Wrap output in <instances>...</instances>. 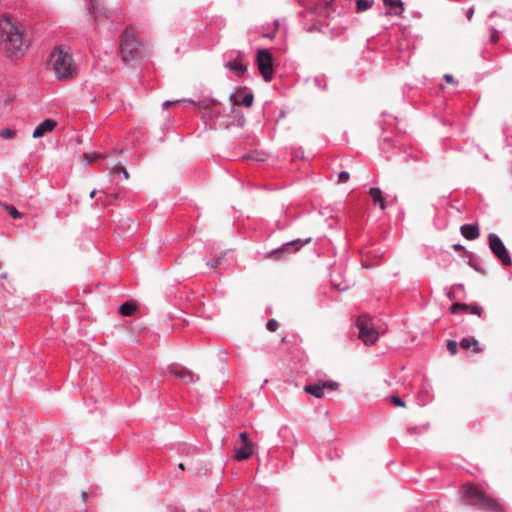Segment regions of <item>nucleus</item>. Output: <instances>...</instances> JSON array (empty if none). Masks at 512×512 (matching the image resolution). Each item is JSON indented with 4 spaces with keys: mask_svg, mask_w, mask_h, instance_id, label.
<instances>
[{
    "mask_svg": "<svg viewBox=\"0 0 512 512\" xmlns=\"http://www.w3.org/2000/svg\"><path fill=\"white\" fill-rule=\"evenodd\" d=\"M29 45L23 25L12 22L8 17L0 19V47L7 57L23 56Z\"/></svg>",
    "mask_w": 512,
    "mask_h": 512,
    "instance_id": "obj_1",
    "label": "nucleus"
},
{
    "mask_svg": "<svg viewBox=\"0 0 512 512\" xmlns=\"http://www.w3.org/2000/svg\"><path fill=\"white\" fill-rule=\"evenodd\" d=\"M462 501L465 505L484 512H504V506L495 498L490 497L477 486L465 484L462 487Z\"/></svg>",
    "mask_w": 512,
    "mask_h": 512,
    "instance_id": "obj_2",
    "label": "nucleus"
},
{
    "mask_svg": "<svg viewBox=\"0 0 512 512\" xmlns=\"http://www.w3.org/2000/svg\"><path fill=\"white\" fill-rule=\"evenodd\" d=\"M48 69L59 81L70 80L77 73V65L72 54L62 47L54 49L48 60Z\"/></svg>",
    "mask_w": 512,
    "mask_h": 512,
    "instance_id": "obj_3",
    "label": "nucleus"
},
{
    "mask_svg": "<svg viewBox=\"0 0 512 512\" xmlns=\"http://www.w3.org/2000/svg\"><path fill=\"white\" fill-rule=\"evenodd\" d=\"M120 55L124 62L128 63L140 58V44L136 39L132 28L123 31L120 38Z\"/></svg>",
    "mask_w": 512,
    "mask_h": 512,
    "instance_id": "obj_4",
    "label": "nucleus"
},
{
    "mask_svg": "<svg viewBox=\"0 0 512 512\" xmlns=\"http://www.w3.org/2000/svg\"><path fill=\"white\" fill-rule=\"evenodd\" d=\"M488 243H489V248L492 251V253L495 255V257H497L499 259V261L504 266H510L512 264L511 256H510L506 246L504 245L503 241L501 240V238L498 235H496L494 233H490L488 235Z\"/></svg>",
    "mask_w": 512,
    "mask_h": 512,
    "instance_id": "obj_5",
    "label": "nucleus"
},
{
    "mask_svg": "<svg viewBox=\"0 0 512 512\" xmlns=\"http://www.w3.org/2000/svg\"><path fill=\"white\" fill-rule=\"evenodd\" d=\"M356 326L359 329V338L366 344L372 345L378 339V332L371 323V319L367 316H360L357 319Z\"/></svg>",
    "mask_w": 512,
    "mask_h": 512,
    "instance_id": "obj_6",
    "label": "nucleus"
},
{
    "mask_svg": "<svg viewBox=\"0 0 512 512\" xmlns=\"http://www.w3.org/2000/svg\"><path fill=\"white\" fill-rule=\"evenodd\" d=\"M257 66L259 72L266 82L273 78V57L267 49H259L257 52Z\"/></svg>",
    "mask_w": 512,
    "mask_h": 512,
    "instance_id": "obj_7",
    "label": "nucleus"
},
{
    "mask_svg": "<svg viewBox=\"0 0 512 512\" xmlns=\"http://www.w3.org/2000/svg\"><path fill=\"white\" fill-rule=\"evenodd\" d=\"M169 372L186 384H194L199 380V376L197 374L178 364L169 366Z\"/></svg>",
    "mask_w": 512,
    "mask_h": 512,
    "instance_id": "obj_8",
    "label": "nucleus"
},
{
    "mask_svg": "<svg viewBox=\"0 0 512 512\" xmlns=\"http://www.w3.org/2000/svg\"><path fill=\"white\" fill-rule=\"evenodd\" d=\"M56 126H57V122L55 120L46 119L35 128V130L33 132V137L41 138L46 133L53 131Z\"/></svg>",
    "mask_w": 512,
    "mask_h": 512,
    "instance_id": "obj_9",
    "label": "nucleus"
},
{
    "mask_svg": "<svg viewBox=\"0 0 512 512\" xmlns=\"http://www.w3.org/2000/svg\"><path fill=\"white\" fill-rule=\"evenodd\" d=\"M225 67L232 71L238 77L243 76L247 70V66L243 63L240 56H238L234 60H229L228 62H226Z\"/></svg>",
    "mask_w": 512,
    "mask_h": 512,
    "instance_id": "obj_10",
    "label": "nucleus"
},
{
    "mask_svg": "<svg viewBox=\"0 0 512 512\" xmlns=\"http://www.w3.org/2000/svg\"><path fill=\"white\" fill-rule=\"evenodd\" d=\"M310 241H311V238H306L304 240L295 239V240L285 243L281 248L277 249L273 253L274 254L282 253L283 251H287V250H289L291 252H296L301 247H303L305 244H308Z\"/></svg>",
    "mask_w": 512,
    "mask_h": 512,
    "instance_id": "obj_11",
    "label": "nucleus"
},
{
    "mask_svg": "<svg viewBox=\"0 0 512 512\" xmlns=\"http://www.w3.org/2000/svg\"><path fill=\"white\" fill-rule=\"evenodd\" d=\"M383 3L388 8L386 15L400 16L404 11L402 0H383Z\"/></svg>",
    "mask_w": 512,
    "mask_h": 512,
    "instance_id": "obj_12",
    "label": "nucleus"
},
{
    "mask_svg": "<svg viewBox=\"0 0 512 512\" xmlns=\"http://www.w3.org/2000/svg\"><path fill=\"white\" fill-rule=\"evenodd\" d=\"M450 310L453 314L458 313L460 310H465V311L469 310L471 314L478 315V316H480L483 311L482 308L477 304L468 305L465 303H454L451 306Z\"/></svg>",
    "mask_w": 512,
    "mask_h": 512,
    "instance_id": "obj_13",
    "label": "nucleus"
},
{
    "mask_svg": "<svg viewBox=\"0 0 512 512\" xmlns=\"http://www.w3.org/2000/svg\"><path fill=\"white\" fill-rule=\"evenodd\" d=\"M460 230L462 236L468 240H475L480 235L479 228L477 225L464 224L461 226Z\"/></svg>",
    "mask_w": 512,
    "mask_h": 512,
    "instance_id": "obj_14",
    "label": "nucleus"
},
{
    "mask_svg": "<svg viewBox=\"0 0 512 512\" xmlns=\"http://www.w3.org/2000/svg\"><path fill=\"white\" fill-rule=\"evenodd\" d=\"M252 454H253L252 443L242 444L240 447L235 449V458L238 461L246 460V459L250 458L252 456Z\"/></svg>",
    "mask_w": 512,
    "mask_h": 512,
    "instance_id": "obj_15",
    "label": "nucleus"
},
{
    "mask_svg": "<svg viewBox=\"0 0 512 512\" xmlns=\"http://www.w3.org/2000/svg\"><path fill=\"white\" fill-rule=\"evenodd\" d=\"M369 195L373 199L375 205H379L382 210L386 208V202L380 188L372 187L369 189Z\"/></svg>",
    "mask_w": 512,
    "mask_h": 512,
    "instance_id": "obj_16",
    "label": "nucleus"
},
{
    "mask_svg": "<svg viewBox=\"0 0 512 512\" xmlns=\"http://www.w3.org/2000/svg\"><path fill=\"white\" fill-rule=\"evenodd\" d=\"M326 384H309L304 387V391L313 395L316 398H321L324 395Z\"/></svg>",
    "mask_w": 512,
    "mask_h": 512,
    "instance_id": "obj_17",
    "label": "nucleus"
},
{
    "mask_svg": "<svg viewBox=\"0 0 512 512\" xmlns=\"http://www.w3.org/2000/svg\"><path fill=\"white\" fill-rule=\"evenodd\" d=\"M459 345L464 350H468L471 347H474V351L476 353L481 352L478 341L473 337H467V338L461 339Z\"/></svg>",
    "mask_w": 512,
    "mask_h": 512,
    "instance_id": "obj_18",
    "label": "nucleus"
},
{
    "mask_svg": "<svg viewBox=\"0 0 512 512\" xmlns=\"http://www.w3.org/2000/svg\"><path fill=\"white\" fill-rule=\"evenodd\" d=\"M137 310V305L132 301H127L119 307V313L122 316H132Z\"/></svg>",
    "mask_w": 512,
    "mask_h": 512,
    "instance_id": "obj_19",
    "label": "nucleus"
},
{
    "mask_svg": "<svg viewBox=\"0 0 512 512\" xmlns=\"http://www.w3.org/2000/svg\"><path fill=\"white\" fill-rule=\"evenodd\" d=\"M253 102H254L253 94H251V93L245 94L240 99H235L234 104L232 105V111L236 112V110L234 108L235 104H242L246 107H251L253 105Z\"/></svg>",
    "mask_w": 512,
    "mask_h": 512,
    "instance_id": "obj_20",
    "label": "nucleus"
},
{
    "mask_svg": "<svg viewBox=\"0 0 512 512\" xmlns=\"http://www.w3.org/2000/svg\"><path fill=\"white\" fill-rule=\"evenodd\" d=\"M122 153V151H118V150H113L110 154L106 155V156H103L102 154H95V157H99V158H106L107 159V168L110 166H113L115 164H117L118 162L116 161H113L112 158H118V156Z\"/></svg>",
    "mask_w": 512,
    "mask_h": 512,
    "instance_id": "obj_21",
    "label": "nucleus"
},
{
    "mask_svg": "<svg viewBox=\"0 0 512 512\" xmlns=\"http://www.w3.org/2000/svg\"><path fill=\"white\" fill-rule=\"evenodd\" d=\"M108 170L114 174L122 173L125 179L129 178V173H128L127 169L119 161L117 164H115L111 167L109 166Z\"/></svg>",
    "mask_w": 512,
    "mask_h": 512,
    "instance_id": "obj_22",
    "label": "nucleus"
},
{
    "mask_svg": "<svg viewBox=\"0 0 512 512\" xmlns=\"http://www.w3.org/2000/svg\"><path fill=\"white\" fill-rule=\"evenodd\" d=\"M428 429H429V424H424V425H420V426H409V427H407V432L409 435L414 436V435L422 434V433L426 432Z\"/></svg>",
    "mask_w": 512,
    "mask_h": 512,
    "instance_id": "obj_23",
    "label": "nucleus"
},
{
    "mask_svg": "<svg viewBox=\"0 0 512 512\" xmlns=\"http://www.w3.org/2000/svg\"><path fill=\"white\" fill-rule=\"evenodd\" d=\"M3 206L12 218L20 219L22 217V213L18 211L13 205L4 204Z\"/></svg>",
    "mask_w": 512,
    "mask_h": 512,
    "instance_id": "obj_24",
    "label": "nucleus"
},
{
    "mask_svg": "<svg viewBox=\"0 0 512 512\" xmlns=\"http://www.w3.org/2000/svg\"><path fill=\"white\" fill-rule=\"evenodd\" d=\"M372 3L373 2L371 0H357V11L364 12L368 10L372 6Z\"/></svg>",
    "mask_w": 512,
    "mask_h": 512,
    "instance_id": "obj_25",
    "label": "nucleus"
},
{
    "mask_svg": "<svg viewBox=\"0 0 512 512\" xmlns=\"http://www.w3.org/2000/svg\"><path fill=\"white\" fill-rule=\"evenodd\" d=\"M16 135V132L10 128H5L0 131V137L3 139H12Z\"/></svg>",
    "mask_w": 512,
    "mask_h": 512,
    "instance_id": "obj_26",
    "label": "nucleus"
},
{
    "mask_svg": "<svg viewBox=\"0 0 512 512\" xmlns=\"http://www.w3.org/2000/svg\"><path fill=\"white\" fill-rule=\"evenodd\" d=\"M447 350L452 354L455 355L457 353V347L458 343L454 340H447Z\"/></svg>",
    "mask_w": 512,
    "mask_h": 512,
    "instance_id": "obj_27",
    "label": "nucleus"
},
{
    "mask_svg": "<svg viewBox=\"0 0 512 512\" xmlns=\"http://www.w3.org/2000/svg\"><path fill=\"white\" fill-rule=\"evenodd\" d=\"M314 84L321 90H326L327 85L323 77H315L314 78Z\"/></svg>",
    "mask_w": 512,
    "mask_h": 512,
    "instance_id": "obj_28",
    "label": "nucleus"
},
{
    "mask_svg": "<svg viewBox=\"0 0 512 512\" xmlns=\"http://www.w3.org/2000/svg\"><path fill=\"white\" fill-rule=\"evenodd\" d=\"M278 322L275 319H269L266 323L267 330L275 332L278 329Z\"/></svg>",
    "mask_w": 512,
    "mask_h": 512,
    "instance_id": "obj_29",
    "label": "nucleus"
},
{
    "mask_svg": "<svg viewBox=\"0 0 512 512\" xmlns=\"http://www.w3.org/2000/svg\"><path fill=\"white\" fill-rule=\"evenodd\" d=\"M491 34H490V41L492 43H496L499 40V31L495 29L494 27L490 28Z\"/></svg>",
    "mask_w": 512,
    "mask_h": 512,
    "instance_id": "obj_30",
    "label": "nucleus"
},
{
    "mask_svg": "<svg viewBox=\"0 0 512 512\" xmlns=\"http://www.w3.org/2000/svg\"><path fill=\"white\" fill-rule=\"evenodd\" d=\"M180 102H186V99H181V100H176V101H165L163 103V108L166 109L168 106H170L172 104L180 103ZM187 102L195 104V102L193 100H190V99L187 100Z\"/></svg>",
    "mask_w": 512,
    "mask_h": 512,
    "instance_id": "obj_31",
    "label": "nucleus"
},
{
    "mask_svg": "<svg viewBox=\"0 0 512 512\" xmlns=\"http://www.w3.org/2000/svg\"><path fill=\"white\" fill-rule=\"evenodd\" d=\"M350 178V174L346 171H341L339 174H338V181L340 183H344L346 182L348 179Z\"/></svg>",
    "mask_w": 512,
    "mask_h": 512,
    "instance_id": "obj_32",
    "label": "nucleus"
},
{
    "mask_svg": "<svg viewBox=\"0 0 512 512\" xmlns=\"http://www.w3.org/2000/svg\"><path fill=\"white\" fill-rule=\"evenodd\" d=\"M391 400L393 402V404L395 406H398V407H404L405 406V402L398 396H392L391 397Z\"/></svg>",
    "mask_w": 512,
    "mask_h": 512,
    "instance_id": "obj_33",
    "label": "nucleus"
},
{
    "mask_svg": "<svg viewBox=\"0 0 512 512\" xmlns=\"http://www.w3.org/2000/svg\"><path fill=\"white\" fill-rule=\"evenodd\" d=\"M239 438H240V440L242 441V444H245V443L250 444V443H252V442L249 440V437H248L247 432H241V433H239Z\"/></svg>",
    "mask_w": 512,
    "mask_h": 512,
    "instance_id": "obj_34",
    "label": "nucleus"
},
{
    "mask_svg": "<svg viewBox=\"0 0 512 512\" xmlns=\"http://www.w3.org/2000/svg\"><path fill=\"white\" fill-rule=\"evenodd\" d=\"M323 384H326V388L330 390H336L338 388V383L334 381L324 382Z\"/></svg>",
    "mask_w": 512,
    "mask_h": 512,
    "instance_id": "obj_35",
    "label": "nucleus"
},
{
    "mask_svg": "<svg viewBox=\"0 0 512 512\" xmlns=\"http://www.w3.org/2000/svg\"><path fill=\"white\" fill-rule=\"evenodd\" d=\"M219 260L220 259L209 261V262H207V266H209L211 269H216L219 266Z\"/></svg>",
    "mask_w": 512,
    "mask_h": 512,
    "instance_id": "obj_36",
    "label": "nucleus"
},
{
    "mask_svg": "<svg viewBox=\"0 0 512 512\" xmlns=\"http://www.w3.org/2000/svg\"><path fill=\"white\" fill-rule=\"evenodd\" d=\"M474 14V7H470L466 12V17L468 20H471Z\"/></svg>",
    "mask_w": 512,
    "mask_h": 512,
    "instance_id": "obj_37",
    "label": "nucleus"
},
{
    "mask_svg": "<svg viewBox=\"0 0 512 512\" xmlns=\"http://www.w3.org/2000/svg\"><path fill=\"white\" fill-rule=\"evenodd\" d=\"M444 79L447 83H454V77L450 74H445Z\"/></svg>",
    "mask_w": 512,
    "mask_h": 512,
    "instance_id": "obj_38",
    "label": "nucleus"
},
{
    "mask_svg": "<svg viewBox=\"0 0 512 512\" xmlns=\"http://www.w3.org/2000/svg\"><path fill=\"white\" fill-rule=\"evenodd\" d=\"M453 248H454L455 250H460V249H462V246H461L460 244H455V245L453 246Z\"/></svg>",
    "mask_w": 512,
    "mask_h": 512,
    "instance_id": "obj_39",
    "label": "nucleus"
},
{
    "mask_svg": "<svg viewBox=\"0 0 512 512\" xmlns=\"http://www.w3.org/2000/svg\"><path fill=\"white\" fill-rule=\"evenodd\" d=\"M86 495H87V494H86V492H82V493H81V496H82V499H83V500H85Z\"/></svg>",
    "mask_w": 512,
    "mask_h": 512,
    "instance_id": "obj_40",
    "label": "nucleus"
},
{
    "mask_svg": "<svg viewBox=\"0 0 512 512\" xmlns=\"http://www.w3.org/2000/svg\"><path fill=\"white\" fill-rule=\"evenodd\" d=\"M469 266H472V268H475V270L479 271L478 267H475V265H472V263H469Z\"/></svg>",
    "mask_w": 512,
    "mask_h": 512,
    "instance_id": "obj_41",
    "label": "nucleus"
},
{
    "mask_svg": "<svg viewBox=\"0 0 512 512\" xmlns=\"http://www.w3.org/2000/svg\"><path fill=\"white\" fill-rule=\"evenodd\" d=\"M469 266H472V268H475V270L479 271L478 267H475V265H472V263H469Z\"/></svg>",
    "mask_w": 512,
    "mask_h": 512,
    "instance_id": "obj_42",
    "label": "nucleus"
},
{
    "mask_svg": "<svg viewBox=\"0 0 512 512\" xmlns=\"http://www.w3.org/2000/svg\"><path fill=\"white\" fill-rule=\"evenodd\" d=\"M469 266H472V268H475V270L479 271L478 267H475V265H472V263H469Z\"/></svg>",
    "mask_w": 512,
    "mask_h": 512,
    "instance_id": "obj_43",
    "label": "nucleus"
},
{
    "mask_svg": "<svg viewBox=\"0 0 512 512\" xmlns=\"http://www.w3.org/2000/svg\"><path fill=\"white\" fill-rule=\"evenodd\" d=\"M95 193H96V191H95V190H93V191L90 193V197H92V198H93V197H94V195H95Z\"/></svg>",
    "mask_w": 512,
    "mask_h": 512,
    "instance_id": "obj_44",
    "label": "nucleus"
},
{
    "mask_svg": "<svg viewBox=\"0 0 512 512\" xmlns=\"http://www.w3.org/2000/svg\"><path fill=\"white\" fill-rule=\"evenodd\" d=\"M179 468H180V469H182V470H184V465H183L182 463H181V464H179Z\"/></svg>",
    "mask_w": 512,
    "mask_h": 512,
    "instance_id": "obj_45",
    "label": "nucleus"
},
{
    "mask_svg": "<svg viewBox=\"0 0 512 512\" xmlns=\"http://www.w3.org/2000/svg\"><path fill=\"white\" fill-rule=\"evenodd\" d=\"M266 36L269 38H272L274 36V34H267Z\"/></svg>",
    "mask_w": 512,
    "mask_h": 512,
    "instance_id": "obj_46",
    "label": "nucleus"
},
{
    "mask_svg": "<svg viewBox=\"0 0 512 512\" xmlns=\"http://www.w3.org/2000/svg\"><path fill=\"white\" fill-rule=\"evenodd\" d=\"M448 297H449L450 299H452V294H451V293H448Z\"/></svg>",
    "mask_w": 512,
    "mask_h": 512,
    "instance_id": "obj_47",
    "label": "nucleus"
}]
</instances>
